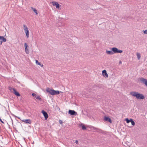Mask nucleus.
I'll list each match as a JSON object with an SVG mask.
<instances>
[{
    "mask_svg": "<svg viewBox=\"0 0 147 147\" xmlns=\"http://www.w3.org/2000/svg\"><path fill=\"white\" fill-rule=\"evenodd\" d=\"M130 94L132 96L135 97L137 99H143L144 98V96L143 94L136 92H131Z\"/></svg>",
    "mask_w": 147,
    "mask_h": 147,
    "instance_id": "nucleus-1",
    "label": "nucleus"
},
{
    "mask_svg": "<svg viewBox=\"0 0 147 147\" xmlns=\"http://www.w3.org/2000/svg\"><path fill=\"white\" fill-rule=\"evenodd\" d=\"M47 92H49L51 95H53L56 94H59V92L58 90H55L48 88L46 90Z\"/></svg>",
    "mask_w": 147,
    "mask_h": 147,
    "instance_id": "nucleus-2",
    "label": "nucleus"
},
{
    "mask_svg": "<svg viewBox=\"0 0 147 147\" xmlns=\"http://www.w3.org/2000/svg\"><path fill=\"white\" fill-rule=\"evenodd\" d=\"M111 50L113 51V54L117 53H121L123 52L122 50H119L116 47L112 48L111 49Z\"/></svg>",
    "mask_w": 147,
    "mask_h": 147,
    "instance_id": "nucleus-3",
    "label": "nucleus"
},
{
    "mask_svg": "<svg viewBox=\"0 0 147 147\" xmlns=\"http://www.w3.org/2000/svg\"><path fill=\"white\" fill-rule=\"evenodd\" d=\"M90 128L92 130H93V131L94 132H100L101 130L98 128H97L96 127H94L93 126H90Z\"/></svg>",
    "mask_w": 147,
    "mask_h": 147,
    "instance_id": "nucleus-4",
    "label": "nucleus"
},
{
    "mask_svg": "<svg viewBox=\"0 0 147 147\" xmlns=\"http://www.w3.org/2000/svg\"><path fill=\"white\" fill-rule=\"evenodd\" d=\"M141 83L144 84L146 86H147V80L143 78H140V79Z\"/></svg>",
    "mask_w": 147,
    "mask_h": 147,
    "instance_id": "nucleus-5",
    "label": "nucleus"
},
{
    "mask_svg": "<svg viewBox=\"0 0 147 147\" xmlns=\"http://www.w3.org/2000/svg\"><path fill=\"white\" fill-rule=\"evenodd\" d=\"M68 113L72 115L76 116L77 115V113L74 110H69L68 111Z\"/></svg>",
    "mask_w": 147,
    "mask_h": 147,
    "instance_id": "nucleus-6",
    "label": "nucleus"
},
{
    "mask_svg": "<svg viewBox=\"0 0 147 147\" xmlns=\"http://www.w3.org/2000/svg\"><path fill=\"white\" fill-rule=\"evenodd\" d=\"M42 113L43 114V115L44 116L45 119H47L48 117L47 113L43 110L42 111Z\"/></svg>",
    "mask_w": 147,
    "mask_h": 147,
    "instance_id": "nucleus-7",
    "label": "nucleus"
},
{
    "mask_svg": "<svg viewBox=\"0 0 147 147\" xmlns=\"http://www.w3.org/2000/svg\"><path fill=\"white\" fill-rule=\"evenodd\" d=\"M102 74L103 76L106 78L108 77V75L106 71L105 70H104L102 71Z\"/></svg>",
    "mask_w": 147,
    "mask_h": 147,
    "instance_id": "nucleus-8",
    "label": "nucleus"
},
{
    "mask_svg": "<svg viewBox=\"0 0 147 147\" xmlns=\"http://www.w3.org/2000/svg\"><path fill=\"white\" fill-rule=\"evenodd\" d=\"M13 93L16 96H20V94L19 93L17 92L14 88H13Z\"/></svg>",
    "mask_w": 147,
    "mask_h": 147,
    "instance_id": "nucleus-9",
    "label": "nucleus"
},
{
    "mask_svg": "<svg viewBox=\"0 0 147 147\" xmlns=\"http://www.w3.org/2000/svg\"><path fill=\"white\" fill-rule=\"evenodd\" d=\"M52 3L53 5L55 6L57 8H59V5L57 2H53Z\"/></svg>",
    "mask_w": 147,
    "mask_h": 147,
    "instance_id": "nucleus-10",
    "label": "nucleus"
},
{
    "mask_svg": "<svg viewBox=\"0 0 147 147\" xmlns=\"http://www.w3.org/2000/svg\"><path fill=\"white\" fill-rule=\"evenodd\" d=\"M104 119L106 121L109 122L110 123H112V121L111 119L108 117H104Z\"/></svg>",
    "mask_w": 147,
    "mask_h": 147,
    "instance_id": "nucleus-11",
    "label": "nucleus"
},
{
    "mask_svg": "<svg viewBox=\"0 0 147 147\" xmlns=\"http://www.w3.org/2000/svg\"><path fill=\"white\" fill-rule=\"evenodd\" d=\"M22 121L25 122L26 123H28V124H31V121L30 119H26L25 120H22Z\"/></svg>",
    "mask_w": 147,
    "mask_h": 147,
    "instance_id": "nucleus-12",
    "label": "nucleus"
},
{
    "mask_svg": "<svg viewBox=\"0 0 147 147\" xmlns=\"http://www.w3.org/2000/svg\"><path fill=\"white\" fill-rule=\"evenodd\" d=\"M1 40V41H3V42H5L6 41V38H4L3 36H0V40Z\"/></svg>",
    "mask_w": 147,
    "mask_h": 147,
    "instance_id": "nucleus-13",
    "label": "nucleus"
},
{
    "mask_svg": "<svg viewBox=\"0 0 147 147\" xmlns=\"http://www.w3.org/2000/svg\"><path fill=\"white\" fill-rule=\"evenodd\" d=\"M24 30L25 33H26V36L27 38H28L29 37V31H28V29H27L26 30Z\"/></svg>",
    "mask_w": 147,
    "mask_h": 147,
    "instance_id": "nucleus-14",
    "label": "nucleus"
},
{
    "mask_svg": "<svg viewBox=\"0 0 147 147\" xmlns=\"http://www.w3.org/2000/svg\"><path fill=\"white\" fill-rule=\"evenodd\" d=\"M106 53L109 55H111L113 54V53L112 51H107V50Z\"/></svg>",
    "mask_w": 147,
    "mask_h": 147,
    "instance_id": "nucleus-15",
    "label": "nucleus"
},
{
    "mask_svg": "<svg viewBox=\"0 0 147 147\" xmlns=\"http://www.w3.org/2000/svg\"><path fill=\"white\" fill-rule=\"evenodd\" d=\"M31 9L33 11L35 12V13L36 14V15L38 14V12L37 10L34 8L31 7Z\"/></svg>",
    "mask_w": 147,
    "mask_h": 147,
    "instance_id": "nucleus-16",
    "label": "nucleus"
},
{
    "mask_svg": "<svg viewBox=\"0 0 147 147\" xmlns=\"http://www.w3.org/2000/svg\"><path fill=\"white\" fill-rule=\"evenodd\" d=\"M36 63L38 65H40L41 67H42L43 65L41 64L37 60H36Z\"/></svg>",
    "mask_w": 147,
    "mask_h": 147,
    "instance_id": "nucleus-17",
    "label": "nucleus"
},
{
    "mask_svg": "<svg viewBox=\"0 0 147 147\" xmlns=\"http://www.w3.org/2000/svg\"><path fill=\"white\" fill-rule=\"evenodd\" d=\"M136 55L138 60H139L140 59L141 57L140 54L139 53H137Z\"/></svg>",
    "mask_w": 147,
    "mask_h": 147,
    "instance_id": "nucleus-18",
    "label": "nucleus"
},
{
    "mask_svg": "<svg viewBox=\"0 0 147 147\" xmlns=\"http://www.w3.org/2000/svg\"><path fill=\"white\" fill-rule=\"evenodd\" d=\"M132 119H129L128 118H126L125 119L126 122L127 123H129L130 122H131V120Z\"/></svg>",
    "mask_w": 147,
    "mask_h": 147,
    "instance_id": "nucleus-19",
    "label": "nucleus"
},
{
    "mask_svg": "<svg viewBox=\"0 0 147 147\" xmlns=\"http://www.w3.org/2000/svg\"><path fill=\"white\" fill-rule=\"evenodd\" d=\"M23 26L24 30H26L28 29L27 26L25 25L24 24Z\"/></svg>",
    "mask_w": 147,
    "mask_h": 147,
    "instance_id": "nucleus-20",
    "label": "nucleus"
},
{
    "mask_svg": "<svg viewBox=\"0 0 147 147\" xmlns=\"http://www.w3.org/2000/svg\"><path fill=\"white\" fill-rule=\"evenodd\" d=\"M131 120V125L134 126L135 125V122L133 121V119H132Z\"/></svg>",
    "mask_w": 147,
    "mask_h": 147,
    "instance_id": "nucleus-21",
    "label": "nucleus"
},
{
    "mask_svg": "<svg viewBox=\"0 0 147 147\" xmlns=\"http://www.w3.org/2000/svg\"><path fill=\"white\" fill-rule=\"evenodd\" d=\"M25 51L26 54H28L29 53V51L28 49L27 48H25Z\"/></svg>",
    "mask_w": 147,
    "mask_h": 147,
    "instance_id": "nucleus-22",
    "label": "nucleus"
},
{
    "mask_svg": "<svg viewBox=\"0 0 147 147\" xmlns=\"http://www.w3.org/2000/svg\"><path fill=\"white\" fill-rule=\"evenodd\" d=\"M81 126L82 127V129L84 130V129H86V128L85 126L84 125L82 124Z\"/></svg>",
    "mask_w": 147,
    "mask_h": 147,
    "instance_id": "nucleus-23",
    "label": "nucleus"
},
{
    "mask_svg": "<svg viewBox=\"0 0 147 147\" xmlns=\"http://www.w3.org/2000/svg\"><path fill=\"white\" fill-rule=\"evenodd\" d=\"M36 99H38L40 100H41V98L39 96H37L36 97Z\"/></svg>",
    "mask_w": 147,
    "mask_h": 147,
    "instance_id": "nucleus-24",
    "label": "nucleus"
},
{
    "mask_svg": "<svg viewBox=\"0 0 147 147\" xmlns=\"http://www.w3.org/2000/svg\"><path fill=\"white\" fill-rule=\"evenodd\" d=\"M24 46L25 48H27L28 47V45L26 43H24Z\"/></svg>",
    "mask_w": 147,
    "mask_h": 147,
    "instance_id": "nucleus-25",
    "label": "nucleus"
},
{
    "mask_svg": "<svg viewBox=\"0 0 147 147\" xmlns=\"http://www.w3.org/2000/svg\"><path fill=\"white\" fill-rule=\"evenodd\" d=\"M32 96L34 97H35V98H36V97L37 96L36 94L34 93H32Z\"/></svg>",
    "mask_w": 147,
    "mask_h": 147,
    "instance_id": "nucleus-26",
    "label": "nucleus"
},
{
    "mask_svg": "<svg viewBox=\"0 0 147 147\" xmlns=\"http://www.w3.org/2000/svg\"><path fill=\"white\" fill-rule=\"evenodd\" d=\"M143 32L144 33V34H147V30H143Z\"/></svg>",
    "mask_w": 147,
    "mask_h": 147,
    "instance_id": "nucleus-27",
    "label": "nucleus"
},
{
    "mask_svg": "<svg viewBox=\"0 0 147 147\" xmlns=\"http://www.w3.org/2000/svg\"><path fill=\"white\" fill-rule=\"evenodd\" d=\"M59 123L60 124H62V121L61 120H59Z\"/></svg>",
    "mask_w": 147,
    "mask_h": 147,
    "instance_id": "nucleus-28",
    "label": "nucleus"
},
{
    "mask_svg": "<svg viewBox=\"0 0 147 147\" xmlns=\"http://www.w3.org/2000/svg\"><path fill=\"white\" fill-rule=\"evenodd\" d=\"M13 116H14L15 117H17V118H18L19 119H20V117H19L16 116H15V115H13Z\"/></svg>",
    "mask_w": 147,
    "mask_h": 147,
    "instance_id": "nucleus-29",
    "label": "nucleus"
},
{
    "mask_svg": "<svg viewBox=\"0 0 147 147\" xmlns=\"http://www.w3.org/2000/svg\"><path fill=\"white\" fill-rule=\"evenodd\" d=\"M76 144H78V140H76Z\"/></svg>",
    "mask_w": 147,
    "mask_h": 147,
    "instance_id": "nucleus-30",
    "label": "nucleus"
},
{
    "mask_svg": "<svg viewBox=\"0 0 147 147\" xmlns=\"http://www.w3.org/2000/svg\"><path fill=\"white\" fill-rule=\"evenodd\" d=\"M3 42L2 41H0V45H1L2 44V42Z\"/></svg>",
    "mask_w": 147,
    "mask_h": 147,
    "instance_id": "nucleus-31",
    "label": "nucleus"
},
{
    "mask_svg": "<svg viewBox=\"0 0 147 147\" xmlns=\"http://www.w3.org/2000/svg\"><path fill=\"white\" fill-rule=\"evenodd\" d=\"M121 63V61H120V62H119V63Z\"/></svg>",
    "mask_w": 147,
    "mask_h": 147,
    "instance_id": "nucleus-32",
    "label": "nucleus"
}]
</instances>
